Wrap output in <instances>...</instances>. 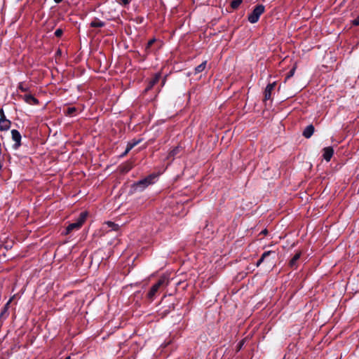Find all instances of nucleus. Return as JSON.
Masks as SVG:
<instances>
[{"instance_id":"nucleus-31","label":"nucleus","mask_w":359,"mask_h":359,"mask_svg":"<svg viewBox=\"0 0 359 359\" xmlns=\"http://www.w3.org/2000/svg\"><path fill=\"white\" fill-rule=\"evenodd\" d=\"M11 299L7 302V304H6V307L8 306V305L11 303Z\"/></svg>"},{"instance_id":"nucleus-25","label":"nucleus","mask_w":359,"mask_h":359,"mask_svg":"<svg viewBox=\"0 0 359 359\" xmlns=\"http://www.w3.org/2000/svg\"><path fill=\"white\" fill-rule=\"evenodd\" d=\"M0 118H1V119H5V118H6V115H5V114H4V109H0Z\"/></svg>"},{"instance_id":"nucleus-30","label":"nucleus","mask_w":359,"mask_h":359,"mask_svg":"<svg viewBox=\"0 0 359 359\" xmlns=\"http://www.w3.org/2000/svg\"><path fill=\"white\" fill-rule=\"evenodd\" d=\"M262 233L264 234H266L267 233V230L266 229H264L262 231Z\"/></svg>"},{"instance_id":"nucleus-8","label":"nucleus","mask_w":359,"mask_h":359,"mask_svg":"<svg viewBox=\"0 0 359 359\" xmlns=\"http://www.w3.org/2000/svg\"><path fill=\"white\" fill-rule=\"evenodd\" d=\"M11 122L10 120L0 118V131H6L10 129Z\"/></svg>"},{"instance_id":"nucleus-28","label":"nucleus","mask_w":359,"mask_h":359,"mask_svg":"<svg viewBox=\"0 0 359 359\" xmlns=\"http://www.w3.org/2000/svg\"><path fill=\"white\" fill-rule=\"evenodd\" d=\"M353 25H359V20L356 19L353 20Z\"/></svg>"},{"instance_id":"nucleus-29","label":"nucleus","mask_w":359,"mask_h":359,"mask_svg":"<svg viewBox=\"0 0 359 359\" xmlns=\"http://www.w3.org/2000/svg\"><path fill=\"white\" fill-rule=\"evenodd\" d=\"M63 0H54V1L56 3V4H60V2H62Z\"/></svg>"},{"instance_id":"nucleus-6","label":"nucleus","mask_w":359,"mask_h":359,"mask_svg":"<svg viewBox=\"0 0 359 359\" xmlns=\"http://www.w3.org/2000/svg\"><path fill=\"white\" fill-rule=\"evenodd\" d=\"M334 154V149L332 147H327L323 149V158L326 161H330Z\"/></svg>"},{"instance_id":"nucleus-27","label":"nucleus","mask_w":359,"mask_h":359,"mask_svg":"<svg viewBox=\"0 0 359 359\" xmlns=\"http://www.w3.org/2000/svg\"><path fill=\"white\" fill-rule=\"evenodd\" d=\"M151 46H149V44L147 43L146 47H145V51L147 52V53H149L150 52V48H151Z\"/></svg>"},{"instance_id":"nucleus-21","label":"nucleus","mask_w":359,"mask_h":359,"mask_svg":"<svg viewBox=\"0 0 359 359\" xmlns=\"http://www.w3.org/2000/svg\"><path fill=\"white\" fill-rule=\"evenodd\" d=\"M18 89L20 90L22 92H27L28 90V88L25 86L23 83H20L18 85Z\"/></svg>"},{"instance_id":"nucleus-4","label":"nucleus","mask_w":359,"mask_h":359,"mask_svg":"<svg viewBox=\"0 0 359 359\" xmlns=\"http://www.w3.org/2000/svg\"><path fill=\"white\" fill-rule=\"evenodd\" d=\"M87 214L86 212H81L76 222L69 224L66 229V233H69L73 230H78L84 223L86 219Z\"/></svg>"},{"instance_id":"nucleus-18","label":"nucleus","mask_w":359,"mask_h":359,"mask_svg":"<svg viewBox=\"0 0 359 359\" xmlns=\"http://www.w3.org/2000/svg\"><path fill=\"white\" fill-rule=\"evenodd\" d=\"M106 224L109 228H111L112 230L117 231L118 229V225L112 222H107Z\"/></svg>"},{"instance_id":"nucleus-13","label":"nucleus","mask_w":359,"mask_h":359,"mask_svg":"<svg viewBox=\"0 0 359 359\" xmlns=\"http://www.w3.org/2000/svg\"><path fill=\"white\" fill-rule=\"evenodd\" d=\"M161 78V74L158 73L155 74L154 77L149 81L148 86L146 88L145 90L147 91L151 89L154 86H155Z\"/></svg>"},{"instance_id":"nucleus-5","label":"nucleus","mask_w":359,"mask_h":359,"mask_svg":"<svg viewBox=\"0 0 359 359\" xmlns=\"http://www.w3.org/2000/svg\"><path fill=\"white\" fill-rule=\"evenodd\" d=\"M12 140L15 142L13 147L18 149L21 145V135L20 132L15 129L11 130Z\"/></svg>"},{"instance_id":"nucleus-19","label":"nucleus","mask_w":359,"mask_h":359,"mask_svg":"<svg viewBox=\"0 0 359 359\" xmlns=\"http://www.w3.org/2000/svg\"><path fill=\"white\" fill-rule=\"evenodd\" d=\"M76 111V107H68L65 114L68 116H73V114Z\"/></svg>"},{"instance_id":"nucleus-1","label":"nucleus","mask_w":359,"mask_h":359,"mask_svg":"<svg viewBox=\"0 0 359 359\" xmlns=\"http://www.w3.org/2000/svg\"><path fill=\"white\" fill-rule=\"evenodd\" d=\"M169 283L168 279L165 276L161 277L156 283H155L149 290L147 293V298L150 301H153L156 294H158L159 290L162 287H166Z\"/></svg>"},{"instance_id":"nucleus-11","label":"nucleus","mask_w":359,"mask_h":359,"mask_svg":"<svg viewBox=\"0 0 359 359\" xmlns=\"http://www.w3.org/2000/svg\"><path fill=\"white\" fill-rule=\"evenodd\" d=\"M302 253L300 252H297L289 262V265L292 269L297 268V261L299 259Z\"/></svg>"},{"instance_id":"nucleus-26","label":"nucleus","mask_w":359,"mask_h":359,"mask_svg":"<svg viewBox=\"0 0 359 359\" xmlns=\"http://www.w3.org/2000/svg\"><path fill=\"white\" fill-rule=\"evenodd\" d=\"M155 41H156V39H154H154H151V40H149V41H148V43H147L149 44V46H152V45H153V43H154Z\"/></svg>"},{"instance_id":"nucleus-16","label":"nucleus","mask_w":359,"mask_h":359,"mask_svg":"<svg viewBox=\"0 0 359 359\" xmlns=\"http://www.w3.org/2000/svg\"><path fill=\"white\" fill-rule=\"evenodd\" d=\"M206 64H207V62L206 61H204L201 64H200L199 65H198L195 69H194V73L196 74H198V73H201L202 72L206 67Z\"/></svg>"},{"instance_id":"nucleus-14","label":"nucleus","mask_w":359,"mask_h":359,"mask_svg":"<svg viewBox=\"0 0 359 359\" xmlns=\"http://www.w3.org/2000/svg\"><path fill=\"white\" fill-rule=\"evenodd\" d=\"M271 255H276V252L274 251L269 250L266 252H264L262 255L261 258L257 261L256 266H259L269 256Z\"/></svg>"},{"instance_id":"nucleus-17","label":"nucleus","mask_w":359,"mask_h":359,"mask_svg":"<svg viewBox=\"0 0 359 359\" xmlns=\"http://www.w3.org/2000/svg\"><path fill=\"white\" fill-rule=\"evenodd\" d=\"M243 0H233L231 3V6L233 9H236L240 6Z\"/></svg>"},{"instance_id":"nucleus-10","label":"nucleus","mask_w":359,"mask_h":359,"mask_svg":"<svg viewBox=\"0 0 359 359\" xmlns=\"http://www.w3.org/2000/svg\"><path fill=\"white\" fill-rule=\"evenodd\" d=\"M314 130V126L312 124L309 125L304 130L302 135L306 138H310L313 135Z\"/></svg>"},{"instance_id":"nucleus-23","label":"nucleus","mask_w":359,"mask_h":359,"mask_svg":"<svg viewBox=\"0 0 359 359\" xmlns=\"http://www.w3.org/2000/svg\"><path fill=\"white\" fill-rule=\"evenodd\" d=\"M179 153V147H175L170 152V156H174Z\"/></svg>"},{"instance_id":"nucleus-32","label":"nucleus","mask_w":359,"mask_h":359,"mask_svg":"<svg viewBox=\"0 0 359 359\" xmlns=\"http://www.w3.org/2000/svg\"><path fill=\"white\" fill-rule=\"evenodd\" d=\"M65 359H71L70 356L67 357Z\"/></svg>"},{"instance_id":"nucleus-20","label":"nucleus","mask_w":359,"mask_h":359,"mask_svg":"<svg viewBox=\"0 0 359 359\" xmlns=\"http://www.w3.org/2000/svg\"><path fill=\"white\" fill-rule=\"evenodd\" d=\"M295 70H296V67H294L292 69H291L290 70V72L287 73L286 77H285V79H289L290 78H291L292 76H293V75L294 74V72H295Z\"/></svg>"},{"instance_id":"nucleus-7","label":"nucleus","mask_w":359,"mask_h":359,"mask_svg":"<svg viewBox=\"0 0 359 359\" xmlns=\"http://www.w3.org/2000/svg\"><path fill=\"white\" fill-rule=\"evenodd\" d=\"M276 86V82L272 83H269L266 86L264 90V100H269L271 96V92L274 89Z\"/></svg>"},{"instance_id":"nucleus-15","label":"nucleus","mask_w":359,"mask_h":359,"mask_svg":"<svg viewBox=\"0 0 359 359\" xmlns=\"http://www.w3.org/2000/svg\"><path fill=\"white\" fill-rule=\"evenodd\" d=\"M104 26V22L98 19H95L90 22V27H102Z\"/></svg>"},{"instance_id":"nucleus-2","label":"nucleus","mask_w":359,"mask_h":359,"mask_svg":"<svg viewBox=\"0 0 359 359\" xmlns=\"http://www.w3.org/2000/svg\"><path fill=\"white\" fill-rule=\"evenodd\" d=\"M156 177L157 175L155 174H151L145 178L139 180L138 182L133 184V189L136 191H143L146 187L154 182V180L156 178Z\"/></svg>"},{"instance_id":"nucleus-12","label":"nucleus","mask_w":359,"mask_h":359,"mask_svg":"<svg viewBox=\"0 0 359 359\" xmlns=\"http://www.w3.org/2000/svg\"><path fill=\"white\" fill-rule=\"evenodd\" d=\"M141 142L140 140H133L130 142H129L127 144L126 151L123 154V156L126 155L133 147H135L136 145H137Z\"/></svg>"},{"instance_id":"nucleus-9","label":"nucleus","mask_w":359,"mask_h":359,"mask_svg":"<svg viewBox=\"0 0 359 359\" xmlns=\"http://www.w3.org/2000/svg\"><path fill=\"white\" fill-rule=\"evenodd\" d=\"M22 99L25 100L26 103L29 104L35 105L39 103L38 100L30 94L25 95L22 97Z\"/></svg>"},{"instance_id":"nucleus-3","label":"nucleus","mask_w":359,"mask_h":359,"mask_svg":"<svg viewBox=\"0 0 359 359\" xmlns=\"http://www.w3.org/2000/svg\"><path fill=\"white\" fill-rule=\"evenodd\" d=\"M264 11L265 7L263 5L259 4L256 6L252 11L248 15V21L251 23H256Z\"/></svg>"},{"instance_id":"nucleus-22","label":"nucleus","mask_w":359,"mask_h":359,"mask_svg":"<svg viewBox=\"0 0 359 359\" xmlns=\"http://www.w3.org/2000/svg\"><path fill=\"white\" fill-rule=\"evenodd\" d=\"M63 34V30L60 28L57 29L55 32V36L57 37H60Z\"/></svg>"},{"instance_id":"nucleus-24","label":"nucleus","mask_w":359,"mask_h":359,"mask_svg":"<svg viewBox=\"0 0 359 359\" xmlns=\"http://www.w3.org/2000/svg\"><path fill=\"white\" fill-rule=\"evenodd\" d=\"M118 2L123 6H126L130 3V0H118Z\"/></svg>"}]
</instances>
